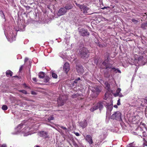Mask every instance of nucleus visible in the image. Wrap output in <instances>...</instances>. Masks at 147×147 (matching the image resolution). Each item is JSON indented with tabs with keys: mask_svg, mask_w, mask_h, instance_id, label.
Instances as JSON below:
<instances>
[{
	"mask_svg": "<svg viewBox=\"0 0 147 147\" xmlns=\"http://www.w3.org/2000/svg\"><path fill=\"white\" fill-rule=\"evenodd\" d=\"M102 65L105 66V69L108 70L109 69H111L110 72H112V71L115 72V73L118 72L120 73L121 71L117 69H116L114 67H112V65L111 64L108 63L107 61L105 60L102 63Z\"/></svg>",
	"mask_w": 147,
	"mask_h": 147,
	"instance_id": "nucleus-1",
	"label": "nucleus"
},
{
	"mask_svg": "<svg viewBox=\"0 0 147 147\" xmlns=\"http://www.w3.org/2000/svg\"><path fill=\"white\" fill-rule=\"evenodd\" d=\"M88 51L86 48L83 47L79 49V54L83 58H87L88 57Z\"/></svg>",
	"mask_w": 147,
	"mask_h": 147,
	"instance_id": "nucleus-2",
	"label": "nucleus"
},
{
	"mask_svg": "<svg viewBox=\"0 0 147 147\" xmlns=\"http://www.w3.org/2000/svg\"><path fill=\"white\" fill-rule=\"evenodd\" d=\"M24 125L21 123L19 124L17 128H16V130L17 131V133H16V134H18V133H19L20 131H22V132L23 133H25V134H26V132H27V131H28V127H24L23 129L21 130V129L22 127H23ZM28 135V134H24V136H26Z\"/></svg>",
	"mask_w": 147,
	"mask_h": 147,
	"instance_id": "nucleus-3",
	"label": "nucleus"
},
{
	"mask_svg": "<svg viewBox=\"0 0 147 147\" xmlns=\"http://www.w3.org/2000/svg\"><path fill=\"white\" fill-rule=\"evenodd\" d=\"M121 113L119 111L115 112L111 116V118L120 121L121 119Z\"/></svg>",
	"mask_w": 147,
	"mask_h": 147,
	"instance_id": "nucleus-4",
	"label": "nucleus"
},
{
	"mask_svg": "<svg viewBox=\"0 0 147 147\" xmlns=\"http://www.w3.org/2000/svg\"><path fill=\"white\" fill-rule=\"evenodd\" d=\"M80 9H81L82 11L83 10L84 13L88 14H90L88 13V12L90 10L88 7H87L83 5V6H80Z\"/></svg>",
	"mask_w": 147,
	"mask_h": 147,
	"instance_id": "nucleus-5",
	"label": "nucleus"
},
{
	"mask_svg": "<svg viewBox=\"0 0 147 147\" xmlns=\"http://www.w3.org/2000/svg\"><path fill=\"white\" fill-rule=\"evenodd\" d=\"M67 12V11L64 8H60L57 13L58 16H61L65 14Z\"/></svg>",
	"mask_w": 147,
	"mask_h": 147,
	"instance_id": "nucleus-6",
	"label": "nucleus"
},
{
	"mask_svg": "<svg viewBox=\"0 0 147 147\" xmlns=\"http://www.w3.org/2000/svg\"><path fill=\"white\" fill-rule=\"evenodd\" d=\"M85 140L89 144H91L93 143L92 137L90 135H87L85 138Z\"/></svg>",
	"mask_w": 147,
	"mask_h": 147,
	"instance_id": "nucleus-7",
	"label": "nucleus"
},
{
	"mask_svg": "<svg viewBox=\"0 0 147 147\" xmlns=\"http://www.w3.org/2000/svg\"><path fill=\"white\" fill-rule=\"evenodd\" d=\"M38 135L41 137L46 138L48 136V133L44 131H40L38 133Z\"/></svg>",
	"mask_w": 147,
	"mask_h": 147,
	"instance_id": "nucleus-8",
	"label": "nucleus"
},
{
	"mask_svg": "<svg viewBox=\"0 0 147 147\" xmlns=\"http://www.w3.org/2000/svg\"><path fill=\"white\" fill-rule=\"evenodd\" d=\"M76 69L78 72L80 74H83L84 72V69L82 66H78L77 67Z\"/></svg>",
	"mask_w": 147,
	"mask_h": 147,
	"instance_id": "nucleus-9",
	"label": "nucleus"
},
{
	"mask_svg": "<svg viewBox=\"0 0 147 147\" xmlns=\"http://www.w3.org/2000/svg\"><path fill=\"white\" fill-rule=\"evenodd\" d=\"M95 105V107H96L97 109H99L100 110H101L102 109L103 107L102 102H99L97 103Z\"/></svg>",
	"mask_w": 147,
	"mask_h": 147,
	"instance_id": "nucleus-10",
	"label": "nucleus"
},
{
	"mask_svg": "<svg viewBox=\"0 0 147 147\" xmlns=\"http://www.w3.org/2000/svg\"><path fill=\"white\" fill-rule=\"evenodd\" d=\"M63 69L67 73L69 70V64L67 63H66L63 66Z\"/></svg>",
	"mask_w": 147,
	"mask_h": 147,
	"instance_id": "nucleus-11",
	"label": "nucleus"
},
{
	"mask_svg": "<svg viewBox=\"0 0 147 147\" xmlns=\"http://www.w3.org/2000/svg\"><path fill=\"white\" fill-rule=\"evenodd\" d=\"M80 34L82 36H86L89 35V32L86 30L82 29L80 32Z\"/></svg>",
	"mask_w": 147,
	"mask_h": 147,
	"instance_id": "nucleus-12",
	"label": "nucleus"
},
{
	"mask_svg": "<svg viewBox=\"0 0 147 147\" xmlns=\"http://www.w3.org/2000/svg\"><path fill=\"white\" fill-rule=\"evenodd\" d=\"M79 124L83 128H84L86 126L87 122L86 120H84L83 121L80 122Z\"/></svg>",
	"mask_w": 147,
	"mask_h": 147,
	"instance_id": "nucleus-13",
	"label": "nucleus"
},
{
	"mask_svg": "<svg viewBox=\"0 0 147 147\" xmlns=\"http://www.w3.org/2000/svg\"><path fill=\"white\" fill-rule=\"evenodd\" d=\"M143 57L142 56H140L138 57V59H135V61L139 65L141 64L142 63V59Z\"/></svg>",
	"mask_w": 147,
	"mask_h": 147,
	"instance_id": "nucleus-14",
	"label": "nucleus"
},
{
	"mask_svg": "<svg viewBox=\"0 0 147 147\" xmlns=\"http://www.w3.org/2000/svg\"><path fill=\"white\" fill-rule=\"evenodd\" d=\"M138 129L142 133V136L145 137L147 139V133L145 131H144L143 130L141 127L138 128Z\"/></svg>",
	"mask_w": 147,
	"mask_h": 147,
	"instance_id": "nucleus-15",
	"label": "nucleus"
},
{
	"mask_svg": "<svg viewBox=\"0 0 147 147\" xmlns=\"http://www.w3.org/2000/svg\"><path fill=\"white\" fill-rule=\"evenodd\" d=\"M65 101L63 100L62 99V98H60L59 99L57 100V103L59 106H62L64 103Z\"/></svg>",
	"mask_w": 147,
	"mask_h": 147,
	"instance_id": "nucleus-16",
	"label": "nucleus"
},
{
	"mask_svg": "<svg viewBox=\"0 0 147 147\" xmlns=\"http://www.w3.org/2000/svg\"><path fill=\"white\" fill-rule=\"evenodd\" d=\"M94 91L96 92L97 95L101 91V89L99 87L96 86L94 88Z\"/></svg>",
	"mask_w": 147,
	"mask_h": 147,
	"instance_id": "nucleus-17",
	"label": "nucleus"
},
{
	"mask_svg": "<svg viewBox=\"0 0 147 147\" xmlns=\"http://www.w3.org/2000/svg\"><path fill=\"white\" fill-rule=\"evenodd\" d=\"M73 7V6L71 4H67L65 6L64 8L67 10V9H70Z\"/></svg>",
	"mask_w": 147,
	"mask_h": 147,
	"instance_id": "nucleus-18",
	"label": "nucleus"
},
{
	"mask_svg": "<svg viewBox=\"0 0 147 147\" xmlns=\"http://www.w3.org/2000/svg\"><path fill=\"white\" fill-rule=\"evenodd\" d=\"M141 27L144 29H146L147 28V22L142 23L141 24Z\"/></svg>",
	"mask_w": 147,
	"mask_h": 147,
	"instance_id": "nucleus-19",
	"label": "nucleus"
},
{
	"mask_svg": "<svg viewBox=\"0 0 147 147\" xmlns=\"http://www.w3.org/2000/svg\"><path fill=\"white\" fill-rule=\"evenodd\" d=\"M38 75L39 78H43L45 76V73L43 72H41L39 73Z\"/></svg>",
	"mask_w": 147,
	"mask_h": 147,
	"instance_id": "nucleus-20",
	"label": "nucleus"
},
{
	"mask_svg": "<svg viewBox=\"0 0 147 147\" xmlns=\"http://www.w3.org/2000/svg\"><path fill=\"white\" fill-rule=\"evenodd\" d=\"M105 85L106 88L108 90H109L110 89V86L109 84H108L107 82H106L105 83Z\"/></svg>",
	"mask_w": 147,
	"mask_h": 147,
	"instance_id": "nucleus-21",
	"label": "nucleus"
},
{
	"mask_svg": "<svg viewBox=\"0 0 147 147\" xmlns=\"http://www.w3.org/2000/svg\"><path fill=\"white\" fill-rule=\"evenodd\" d=\"M121 89L120 88H118L116 92L114 94L115 96H117L119 95V94L120 93V92L121 91Z\"/></svg>",
	"mask_w": 147,
	"mask_h": 147,
	"instance_id": "nucleus-22",
	"label": "nucleus"
},
{
	"mask_svg": "<svg viewBox=\"0 0 147 147\" xmlns=\"http://www.w3.org/2000/svg\"><path fill=\"white\" fill-rule=\"evenodd\" d=\"M12 72L10 70H7L6 73V76H8L9 75L10 76H12Z\"/></svg>",
	"mask_w": 147,
	"mask_h": 147,
	"instance_id": "nucleus-23",
	"label": "nucleus"
},
{
	"mask_svg": "<svg viewBox=\"0 0 147 147\" xmlns=\"http://www.w3.org/2000/svg\"><path fill=\"white\" fill-rule=\"evenodd\" d=\"M104 76L105 77L109 78L110 76V74L109 73L108 71H106L104 73Z\"/></svg>",
	"mask_w": 147,
	"mask_h": 147,
	"instance_id": "nucleus-24",
	"label": "nucleus"
},
{
	"mask_svg": "<svg viewBox=\"0 0 147 147\" xmlns=\"http://www.w3.org/2000/svg\"><path fill=\"white\" fill-rule=\"evenodd\" d=\"M50 78H49L48 76H46L45 77L44 80V82L46 83L47 82H48Z\"/></svg>",
	"mask_w": 147,
	"mask_h": 147,
	"instance_id": "nucleus-25",
	"label": "nucleus"
},
{
	"mask_svg": "<svg viewBox=\"0 0 147 147\" xmlns=\"http://www.w3.org/2000/svg\"><path fill=\"white\" fill-rule=\"evenodd\" d=\"M52 77L55 78H56L57 77V75L56 74L54 73H52Z\"/></svg>",
	"mask_w": 147,
	"mask_h": 147,
	"instance_id": "nucleus-26",
	"label": "nucleus"
},
{
	"mask_svg": "<svg viewBox=\"0 0 147 147\" xmlns=\"http://www.w3.org/2000/svg\"><path fill=\"white\" fill-rule=\"evenodd\" d=\"M97 109L96 107H95V105L94 107H92L90 109V111L92 112L94 111V110Z\"/></svg>",
	"mask_w": 147,
	"mask_h": 147,
	"instance_id": "nucleus-27",
	"label": "nucleus"
},
{
	"mask_svg": "<svg viewBox=\"0 0 147 147\" xmlns=\"http://www.w3.org/2000/svg\"><path fill=\"white\" fill-rule=\"evenodd\" d=\"M18 91L20 92H21L23 94H27V92L25 90H19Z\"/></svg>",
	"mask_w": 147,
	"mask_h": 147,
	"instance_id": "nucleus-28",
	"label": "nucleus"
},
{
	"mask_svg": "<svg viewBox=\"0 0 147 147\" xmlns=\"http://www.w3.org/2000/svg\"><path fill=\"white\" fill-rule=\"evenodd\" d=\"M7 108H8L7 106L6 105H3L2 107V109L4 110H7Z\"/></svg>",
	"mask_w": 147,
	"mask_h": 147,
	"instance_id": "nucleus-29",
	"label": "nucleus"
},
{
	"mask_svg": "<svg viewBox=\"0 0 147 147\" xmlns=\"http://www.w3.org/2000/svg\"><path fill=\"white\" fill-rule=\"evenodd\" d=\"M107 109L109 110V111H112L113 107L111 105H109L107 107Z\"/></svg>",
	"mask_w": 147,
	"mask_h": 147,
	"instance_id": "nucleus-30",
	"label": "nucleus"
},
{
	"mask_svg": "<svg viewBox=\"0 0 147 147\" xmlns=\"http://www.w3.org/2000/svg\"><path fill=\"white\" fill-rule=\"evenodd\" d=\"M131 20L134 24H136L139 22L138 20L134 19H132Z\"/></svg>",
	"mask_w": 147,
	"mask_h": 147,
	"instance_id": "nucleus-31",
	"label": "nucleus"
},
{
	"mask_svg": "<svg viewBox=\"0 0 147 147\" xmlns=\"http://www.w3.org/2000/svg\"><path fill=\"white\" fill-rule=\"evenodd\" d=\"M105 99H106L107 97L109 96V93L108 92H107L105 94Z\"/></svg>",
	"mask_w": 147,
	"mask_h": 147,
	"instance_id": "nucleus-32",
	"label": "nucleus"
},
{
	"mask_svg": "<svg viewBox=\"0 0 147 147\" xmlns=\"http://www.w3.org/2000/svg\"><path fill=\"white\" fill-rule=\"evenodd\" d=\"M54 119V117L52 116H50L49 118L48 119V120L49 121H50L51 120H53Z\"/></svg>",
	"mask_w": 147,
	"mask_h": 147,
	"instance_id": "nucleus-33",
	"label": "nucleus"
},
{
	"mask_svg": "<svg viewBox=\"0 0 147 147\" xmlns=\"http://www.w3.org/2000/svg\"><path fill=\"white\" fill-rule=\"evenodd\" d=\"M127 147H134V146L132 143H130L127 146Z\"/></svg>",
	"mask_w": 147,
	"mask_h": 147,
	"instance_id": "nucleus-34",
	"label": "nucleus"
},
{
	"mask_svg": "<svg viewBox=\"0 0 147 147\" xmlns=\"http://www.w3.org/2000/svg\"><path fill=\"white\" fill-rule=\"evenodd\" d=\"M0 13L1 14V16L3 18L4 17V15L3 14V12L2 11H0Z\"/></svg>",
	"mask_w": 147,
	"mask_h": 147,
	"instance_id": "nucleus-35",
	"label": "nucleus"
},
{
	"mask_svg": "<svg viewBox=\"0 0 147 147\" xmlns=\"http://www.w3.org/2000/svg\"><path fill=\"white\" fill-rule=\"evenodd\" d=\"M120 99H119L117 101V105H120L121 103H120Z\"/></svg>",
	"mask_w": 147,
	"mask_h": 147,
	"instance_id": "nucleus-36",
	"label": "nucleus"
},
{
	"mask_svg": "<svg viewBox=\"0 0 147 147\" xmlns=\"http://www.w3.org/2000/svg\"><path fill=\"white\" fill-rule=\"evenodd\" d=\"M23 67V65H22L20 67L19 69V71L20 72L22 71Z\"/></svg>",
	"mask_w": 147,
	"mask_h": 147,
	"instance_id": "nucleus-37",
	"label": "nucleus"
},
{
	"mask_svg": "<svg viewBox=\"0 0 147 147\" xmlns=\"http://www.w3.org/2000/svg\"><path fill=\"white\" fill-rule=\"evenodd\" d=\"M118 96H119L120 97H122L123 96V95L121 93L119 94V95Z\"/></svg>",
	"mask_w": 147,
	"mask_h": 147,
	"instance_id": "nucleus-38",
	"label": "nucleus"
},
{
	"mask_svg": "<svg viewBox=\"0 0 147 147\" xmlns=\"http://www.w3.org/2000/svg\"><path fill=\"white\" fill-rule=\"evenodd\" d=\"M34 82H36V79L35 78H32Z\"/></svg>",
	"mask_w": 147,
	"mask_h": 147,
	"instance_id": "nucleus-39",
	"label": "nucleus"
},
{
	"mask_svg": "<svg viewBox=\"0 0 147 147\" xmlns=\"http://www.w3.org/2000/svg\"><path fill=\"white\" fill-rule=\"evenodd\" d=\"M31 94H32L33 95H35L36 94V93L34 91H32L31 92Z\"/></svg>",
	"mask_w": 147,
	"mask_h": 147,
	"instance_id": "nucleus-40",
	"label": "nucleus"
},
{
	"mask_svg": "<svg viewBox=\"0 0 147 147\" xmlns=\"http://www.w3.org/2000/svg\"><path fill=\"white\" fill-rule=\"evenodd\" d=\"M76 5L77 6H78V7L80 8V6H83V5H80V4H78V3H76Z\"/></svg>",
	"mask_w": 147,
	"mask_h": 147,
	"instance_id": "nucleus-41",
	"label": "nucleus"
},
{
	"mask_svg": "<svg viewBox=\"0 0 147 147\" xmlns=\"http://www.w3.org/2000/svg\"><path fill=\"white\" fill-rule=\"evenodd\" d=\"M75 134L77 136H79L80 135L79 133L77 132L75 133Z\"/></svg>",
	"mask_w": 147,
	"mask_h": 147,
	"instance_id": "nucleus-42",
	"label": "nucleus"
},
{
	"mask_svg": "<svg viewBox=\"0 0 147 147\" xmlns=\"http://www.w3.org/2000/svg\"><path fill=\"white\" fill-rule=\"evenodd\" d=\"M61 128H62V129H65V130L67 129V128L66 127H63V126H61Z\"/></svg>",
	"mask_w": 147,
	"mask_h": 147,
	"instance_id": "nucleus-43",
	"label": "nucleus"
},
{
	"mask_svg": "<svg viewBox=\"0 0 147 147\" xmlns=\"http://www.w3.org/2000/svg\"><path fill=\"white\" fill-rule=\"evenodd\" d=\"M1 147H7V146L6 145L3 144L1 146Z\"/></svg>",
	"mask_w": 147,
	"mask_h": 147,
	"instance_id": "nucleus-44",
	"label": "nucleus"
},
{
	"mask_svg": "<svg viewBox=\"0 0 147 147\" xmlns=\"http://www.w3.org/2000/svg\"><path fill=\"white\" fill-rule=\"evenodd\" d=\"M109 8V7H103V8H102V9H107V8Z\"/></svg>",
	"mask_w": 147,
	"mask_h": 147,
	"instance_id": "nucleus-45",
	"label": "nucleus"
},
{
	"mask_svg": "<svg viewBox=\"0 0 147 147\" xmlns=\"http://www.w3.org/2000/svg\"><path fill=\"white\" fill-rule=\"evenodd\" d=\"M78 80L76 79L74 81V82L75 83H77L78 82Z\"/></svg>",
	"mask_w": 147,
	"mask_h": 147,
	"instance_id": "nucleus-46",
	"label": "nucleus"
},
{
	"mask_svg": "<svg viewBox=\"0 0 147 147\" xmlns=\"http://www.w3.org/2000/svg\"><path fill=\"white\" fill-rule=\"evenodd\" d=\"M76 80H77L78 81H79L80 80V78H78L77 79H76Z\"/></svg>",
	"mask_w": 147,
	"mask_h": 147,
	"instance_id": "nucleus-47",
	"label": "nucleus"
},
{
	"mask_svg": "<svg viewBox=\"0 0 147 147\" xmlns=\"http://www.w3.org/2000/svg\"><path fill=\"white\" fill-rule=\"evenodd\" d=\"M114 107L115 108H117V105H114Z\"/></svg>",
	"mask_w": 147,
	"mask_h": 147,
	"instance_id": "nucleus-48",
	"label": "nucleus"
},
{
	"mask_svg": "<svg viewBox=\"0 0 147 147\" xmlns=\"http://www.w3.org/2000/svg\"><path fill=\"white\" fill-rule=\"evenodd\" d=\"M28 60V58H26L25 59V61H26Z\"/></svg>",
	"mask_w": 147,
	"mask_h": 147,
	"instance_id": "nucleus-49",
	"label": "nucleus"
},
{
	"mask_svg": "<svg viewBox=\"0 0 147 147\" xmlns=\"http://www.w3.org/2000/svg\"><path fill=\"white\" fill-rule=\"evenodd\" d=\"M106 133V131L105 130V132H104V133H103V135H105V134Z\"/></svg>",
	"mask_w": 147,
	"mask_h": 147,
	"instance_id": "nucleus-50",
	"label": "nucleus"
},
{
	"mask_svg": "<svg viewBox=\"0 0 147 147\" xmlns=\"http://www.w3.org/2000/svg\"><path fill=\"white\" fill-rule=\"evenodd\" d=\"M146 100V103L147 104V99Z\"/></svg>",
	"mask_w": 147,
	"mask_h": 147,
	"instance_id": "nucleus-51",
	"label": "nucleus"
},
{
	"mask_svg": "<svg viewBox=\"0 0 147 147\" xmlns=\"http://www.w3.org/2000/svg\"><path fill=\"white\" fill-rule=\"evenodd\" d=\"M36 147H40L39 146H36Z\"/></svg>",
	"mask_w": 147,
	"mask_h": 147,
	"instance_id": "nucleus-52",
	"label": "nucleus"
},
{
	"mask_svg": "<svg viewBox=\"0 0 147 147\" xmlns=\"http://www.w3.org/2000/svg\"><path fill=\"white\" fill-rule=\"evenodd\" d=\"M144 14L145 15H146V14L147 15V13H145Z\"/></svg>",
	"mask_w": 147,
	"mask_h": 147,
	"instance_id": "nucleus-53",
	"label": "nucleus"
},
{
	"mask_svg": "<svg viewBox=\"0 0 147 147\" xmlns=\"http://www.w3.org/2000/svg\"><path fill=\"white\" fill-rule=\"evenodd\" d=\"M108 112V111H107V113Z\"/></svg>",
	"mask_w": 147,
	"mask_h": 147,
	"instance_id": "nucleus-54",
	"label": "nucleus"
},
{
	"mask_svg": "<svg viewBox=\"0 0 147 147\" xmlns=\"http://www.w3.org/2000/svg\"><path fill=\"white\" fill-rule=\"evenodd\" d=\"M145 145H146V144H145ZM146 146H147V145H146Z\"/></svg>",
	"mask_w": 147,
	"mask_h": 147,
	"instance_id": "nucleus-55",
	"label": "nucleus"
}]
</instances>
